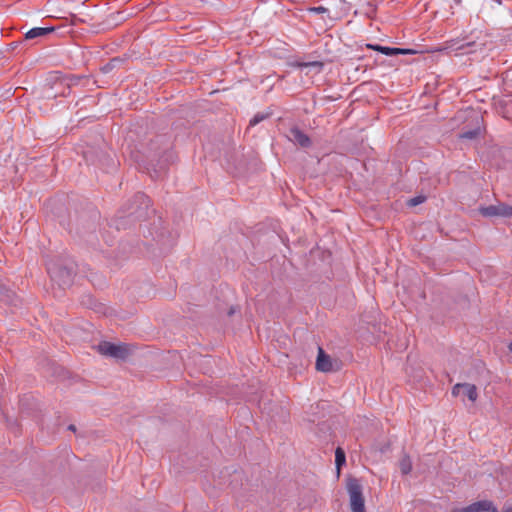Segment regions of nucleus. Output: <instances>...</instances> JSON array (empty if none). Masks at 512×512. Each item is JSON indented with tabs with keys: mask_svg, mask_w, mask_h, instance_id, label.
I'll list each match as a JSON object with an SVG mask.
<instances>
[{
	"mask_svg": "<svg viewBox=\"0 0 512 512\" xmlns=\"http://www.w3.org/2000/svg\"><path fill=\"white\" fill-rule=\"evenodd\" d=\"M47 271L51 279L62 287L70 285L75 274L72 264L62 266L57 262L47 263Z\"/></svg>",
	"mask_w": 512,
	"mask_h": 512,
	"instance_id": "obj_1",
	"label": "nucleus"
},
{
	"mask_svg": "<svg viewBox=\"0 0 512 512\" xmlns=\"http://www.w3.org/2000/svg\"><path fill=\"white\" fill-rule=\"evenodd\" d=\"M347 491L350 497L352 512H365L362 485L359 480L356 478H350L347 483Z\"/></svg>",
	"mask_w": 512,
	"mask_h": 512,
	"instance_id": "obj_2",
	"label": "nucleus"
},
{
	"mask_svg": "<svg viewBox=\"0 0 512 512\" xmlns=\"http://www.w3.org/2000/svg\"><path fill=\"white\" fill-rule=\"evenodd\" d=\"M98 350L102 355L121 360L125 359L129 354V348L126 344L102 342L98 345Z\"/></svg>",
	"mask_w": 512,
	"mask_h": 512,
	"instance_id": "obj_3",
	"label": "nucleus"
},
{
	"mask_svg": "<svg viewBox=\"0 0 512 512\" xmlns=\"http://www.w3.org/2000/svg\"><path fill=\"white\" fill-rule=\"evenodd\" d=\"M498 512L497 508L489 500H480L466 507L461 508L458 512Z\"/></svg>",
	"mask_w": 512,
	"mask_h": 512,
	"instance_id": "obj_4",
	"label": "nucleus"
},
{
	"mask_svg": "<svg viewBox=\"0 0 512 512\" xmlns=\"http://www.w3.org/2000/svg\"><path fill=\"white\" fill-rule=\"evenodd\" d=\"M463 390L464 394L467 398L474 402L478 397L477 388L474 384L470 383H458L452 388V394L454 396H458L460 391Z\"/></svg>",
	"mask_w": 512,
	"mask_h": 512,
	"instance_id": "obj_5",
	"label": "nucleus"
},
{
	"mask_svg": "<svg viewBox=\"0 0 512 512\" xmlns=\"http://www.w3.org/2000/svg\"><path fill=\"white\" fill-rule=\"evenodd\" d=\"M289 138L291 141H293L296 145H299L300 147L308 148L311 146V139L309 138V136L297 127H293L290 129Z\"/></svg>",
	"mask_w": 512,
	"mask_h": 512,
	"instance_id": "obj_6",
	"label": "nucleus"
},
{
	"mask_svg": "<svg viewBox=\"0 0 512 512\" xmlns=\"http://www.w3.org/2000/svg\"><path fill=\"white\" fill-rule=\"evenodd\" d=\"M316 369L318 371L325 373L330 372L333 369L330 357L324 352V350L321 347L318 348Z\"/></svg>",
	"mask_w": 512,
	"mask_h": 512,
	"instance_id": "obj_7",
	"label": "nucleus"
},
{
	"mask_svg": "<svg viewBox=\"0 0 512 512\" xmlns=\"http://www.w3.org/2000/svg\"><path fill=\"white\" fill-rule=\"evenodd\" d=\"M134 202L138 204V207L135 211H132L131 214H137L138 216L142 215L141 210H146L150 205L148 196L141 192L134 196Z\"/></svg>",
	"mask_w": 512,
	"mask_h": 512,
	"instance_id": "obj_8",
	"label": "nucleus"
},
{
	"mask_svg": "<svg viewBox=\"0 0 512 512\" xmlns=\"http://www.w3.org/2000/svg\"><path fill=\"white\" fill-rule=\"evenodd\" d=\"M54 31L53 27H34L25 34V39L31 40L38 37L45 36Z\"/></svg>",
	"mask_w": 512,
	"mask_h": 512,
	"instance_id": "obj_9",
	"label": "nucleus"
},
{
	"mask_svg": "<svg viewBox=\"0 0 512 512\" xmlns=\"http://www.w3.org/2000/svg\"><path fill=\"white\" fill-rule=\"evenodd\" d=\"M399 468L403 475H407L412 470V461L408 455H404L399 461Z\"/></svg>",
	"mask_w": 512,
	"mask_h": 512,
	"instance_id": "obj_10",
	"label": "nucleus"
},
{
	"mask_svg": "<svg viewBox=\"0 0 512 512\" xmlns=\"http://www.w3.org/2000/svg\"><path fill=\"white\" fill-rule=\"evenodd\" d=\"M480 212L485 217L500 216L499 204L482 207Z\"/></svg>",
	"mask_w": 512,
	"mask_h": 512,
	"instance_id": "obj_11",
	"label": "nucleus"
},
{
	"mask_svg": "<svg viewBox=\"0 0 512 512\" xmlns=\"http://www.w3.org/2000/svg\"><path fill=\"white\" fill-rule=\"evenodd\" d=\"M346 462L345 452L341 448H337L335 451V463L339 469Z\"/></svg>",
	"mask_w": 512,
	"mask_h": 512,
	"instance_id": "obj_12",
	"label": "nucleus"
},
{
	"mask_svg": "<svg viewBox=\"0 0 512 512\" xmlns=\"http://www.w3.org/2000/svg\"><path fill=\"white\" fill-rule=\"evenodd\" d=\"M499 210H500V216L512 217V206L506 205L504 203H500Z\"/></svg>",
	"mask_w": 512,
	"mask_h": 512,
	"instance_id": "obj_13",
	"label": "nucleus"
},
{
	"mask_svg": "<svg viewBox=\"0 0 512 512\" xmlns=\"http://www.w3.org/2000/svg\"><path fill=\"white\" fill-rule=\"evenodd\" d=\"M268 117V114L265 113H257L254 115V117L250 120L249 125L255 126L265 120Z\"/></svg>",
	"mask_w": 512,
	"mask_h": 512,
	"instance_id": "obj_14",
	"label": "nucleus"
},
{
	"mask_svg": "<svg viewBox=\"0 0 512 512\" xmlns=\"http://www.w3.org/2000/svg\"><path fill=\"white\" fill-rule=\"evenodd\" d=\"M480 134V129L468 130L462 133L461 137L465 139H474Z\"/></svg>",
	"mask_w": 512,
	"mask_h": 512,
	"instance_id": "obj_15",
	"label": "nucleus"
},
{
	"mask_svg": "<svg viewBox=\"0 0 512 512\" xmlns=\"http://www.w3.org/2000/svg\"><path fill=\"white\" fill-rule=\"evenodd\" d=\"M426 200L425 196H416L408 200V205L410 207H415Z\"/></svg>",
	"mask_w": 512,
	"mask_h": 512,
	"instance_id": "obj_16",
	"label": "nucleus"
},
{
	"mask_svg": "<svg viewBox=\"0 0 512 512\" xmlns=\"http://www.w3.org/2000/svg\"><path fill=\"white\" fill-rule=\"evenodd\" d=\"M380 53L386 55V56H394L397 55V48L396 47H388L383 46V48L380 49Z\"/></svg>",
	"mask_w": 512,
	"mask_h": 512,
	"instance_id": "obj_17",
	"label": "nucleus"
},
{
	"mask_svg": "<svg viewBox=\"0 0 512 512\" xmlns=\"http://www.w3.org/2000/svg\"><path fill=\"white\" fill-rule=\"evenodd\" d=\"M309 12L315 13V14H324V13H328L329 10H328V8H326L324 6H317V7L309 8Z\"/></svg>",
	"mask_w": 512,
	"mask_h": 512,
	"instance_id": "obj_18",
	"label": "nucleus"
},
{
	"mask_svg": "<svg viewBox=\"0 0 512 512\" xmlns=\"http://www.w3.org/2000/svg\"><path fill=\"white\" fill-rule=\"evenodd\" d=\"M416 53H417V51L414 49L397 48V55H413Z\"/></svg>",
	"mask_w": 512,
	"mask_h": 512,
	"instance_id": "obj_19",
	"label": "nucleus"
},
{
	"mask_svg": "<svg viewBox=\"0 0 512 512\" xmlns=\"http://www.w3.org/2000/svg\"><path fill=\"white\" fill-rule=\"evenodd\" d=\"M322 67L323 64L321 62H318V61H314V62H304V63H300L299 64V67Z\"/></svg>",
	"mask_w": 512,
	"mask_h": 512,
	"instance_id": "obj_20",
	"label": "nucleus"
},
{
	"mask_svg": "<svg viewBox=\"0 0 512 512\" xmlns=\"http://www.w3.org/2000/svg\"><path fill=\"white\" fill-rule=\"evenodd\" d=\"M367 48L380 52V49L383 48V46L378 44H367Z\"/></svg>",
	"mask_w": 512,
	"mask_h": 512,
	"instance_id": "obj_21",
	"label": "nucleus"
},
{
	"mask_svg": "<svg viewBox=\"0 0 512 512\" xmlns=\"http://www.w3.org/2000/svg\"><path fill=\"white\" fill-rule=\"evenodd\" d=\"M68 428H69V430H72V431H75V429H76L74 425H69Z\"/></svg>",
	"mask_w": 512,
	"mask_h": 512,
	"instance_id": "obj_22",
	"label": "nucleus"
},
{
	"mask_svg": "<svg viewBox=\"0 0 512 512\" xmlns=\"http://www.w3.org/2000/svg\"><path fill=\"white\" fill-rule=\"evenodd\" d=\"M154 173H155V177L156 178L160 177V175H159V173H158V171L156 169H154Z\"/></svg>",
	"mask_w": 512,
	"mask_h": 512,
	"instance_id": "obj_23",
	"label": "nucleus"
},
{
	"mask_svg": "<svg viewBox=\"0 0 512 512\" xmlns=\"http://www.w3.org/2000/svg\"><path fill=\"white\" fill-rule=\"evenodd\" d=\"M234 312H235V310L233 308H231L229 311V315H232Z\"/></svg>",
	"mask_w": 512,
	"mask_h": 512,
	"instance_id": "obj_24",
	"label": "nucleus"
},
{
	"mask_svg": "<svg viewBox=\"0 0 512 512\" xmlns=\"http://www.w3.org/2000/svg\"><path fill=\"white\" fill-rule=\"evenodd\" d=\"M508 347H509L510 352L512 353V342L509 344Z\"/></svg>",
	"mask_w": 512,
	"mask_h": 512,
	"instance_id": "obj_25",
	"label": "nucleus"
},
{
	"mask_svg": "<svg viewBox=\"0 0 512 512\" xmlns=\"http://www.w3.org/2000/svg\"><path fill=\"white\" fill-rule=\"evenodd\" d=\"M503 512H511L510 510H506V511H503Z\"/></svg>",
	"mask_w": 512,
	"mask_h": 512,
	"instance_id": "obj_26",
	"label": "nucleus"
}]
</instances>
